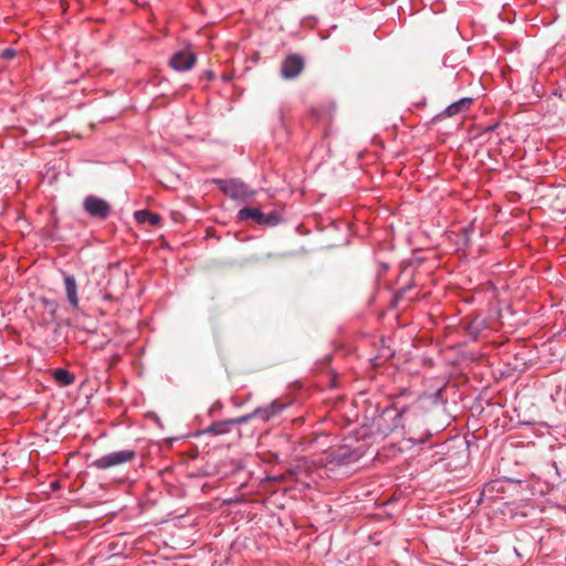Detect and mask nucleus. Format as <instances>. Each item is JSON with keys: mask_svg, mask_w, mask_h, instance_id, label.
Returning <instances> with one entry per match:
<instances>
[{"mask_svg": "<svg viewBox=\"0 0 566 566\" xmlns=\"http://www.w3.org/2000/svg\"><path fill=\"white\" fill-rule=\"evenodd\" d=\"M418 405H400L391 398L379 401L368 400L364 411L361 429L367 438L386 439L398 429H411L412 422L419 415Z\"/></svg>", "mask_w": 566, "mask_h": 566, "instance_id": "nucleus-1", "label": "nucleus"}, {"mask_svg": "<svg viewBox=\"0 0 566 566\" xmlns=\"http://www.w3.org/2000/svg\"><path fill=\"white\" fill-rule=\"evenodd\" d=\"M367 433H361L360 438L346 437L339 446L329 448L326 451L328 463L346 465L358 461L368 450L369 443L366 441Z\"/></svg>", "mask_w": 566, "mask_h": 566, "instance_id": "nucleus-2", "label": "nucleus"}, {"mask_svg": "<svg viewBox=\"0 0 566 566\" xmlns=\"http://www.w3.org/2000/svg\"><path fill=\"white\" fill-rule=\"evenodd\" d=\"M292 406L291 401L274 399L270 403L255 408L252 412L243 415L247 422L250 420H260L262 423L279 420L284 411Z\"/></svg>", "mask_w": 566, "mask_h": 566, "instance_id": "nucleus-3", "label": "nucleus"}, {"mask_svg": "<svg viewBox=\"0 0 566 566\" xmlns=\"http://www.w3.org/2000/svg\"><path fill=\"white\" fill-rule=\"evenodd\" d=\"M136 457L137 452L133 449L115 451L94 460L90 467L97 470H107L113 467L132 462L136 459Z\"/></svg>", "mask_w": 566, "mask_h": 566, "instance_id": "nucleus-4", "label": "nucleus"}, {"mask_svg": "<svg viewBox=\"0 0 566 566\" xmlns=\"http://www.w3.org/2000/svg\"><path fill=\"white\" fill-rule=\"evenodd\" d=\"M213 182L226 196L235 200H244L253 197L255 193L240 179H214Z\"/></svg>", "mask_w": 566, "mask_h": 566, "instance_id": "nucleus-5", "label": "nucleus"}, {"mask_svg": "<svg viewBox=\"0 0 566 566\" xmlns=\"http://www.w3.org/2000/svg\"><path fill=\"white\" fill-rule=\"evenodd\" d=\"M82 208L91 218L99 221L106 220L112 213L109 202L94 195L84 198Z\"/></svg>", "mask_w": 566, "mask_h": 566, "instance_id": "nucleus-6", "label": "nucleus"}, {"mask_svg": "<svg viewBox=\"0 0 566 566\" xmlns=\"http://www.w3.org/2000/svg\"><path fill=\"white\" fill-rule=\"evenodd\" d=\"M455 386L450 381H443L438 388H436L432 392L426 391L419 397V401L422 405L428 406H444L450 395H455Z\"/></svg>", "mask_w": 566, "mask_h": 566, "instance_id": "nucleus-7", "label": "nucleus"}, {"mask_svg": "<svg viewBox=\"0 0 566 566\" xmlns=\"http://www.w3.org/2000/svg\"><path fill=\"white\" fill-rule=\"evenodd\" d=\"M305 61L302 55L291 53L281 63V76L285 80L297 77L304 70Z\"/></svg>", "mask_w": 566, "mask_h": 566, "instance_id": "nucleus-8", "label": "nucleus"}, {"mask_svg": "<svg viewBox=\"0 0 566 566\" xmlns=\"http://www.w3.org/2000/svg\"><path fill=\"white\" fill-rule=\"evenodd\" d=\"M242 423H247V418H244V416L214 421L207 429H205L202 433L210 436H221L230 432L234 426Z\"/></svg>", "mask_w": 566, "mask_h": 566, "instance_id": "nucleus-9", "label": "nucleus"}, {"mask_svg": "<svg viewBox=\"0 0 566 566\" xmlns=\"http://www.w3.org/2000/svg\"><path fill=\"white\" fill-rule=\"evenodd\" d=\"M197 62V55L189 51H178L169 60V66L176 71H189Z\"/></svg>", "mask_w": 566, "mask_h": 566, "instance_id": "nucleus-10", "label": "nucleus"}, {"mask_svg": "<svg viewBox=\"0 0 566 566\" xmlns=\"http://www.w3.org/2000/svg\"><path fill=\"white\" fill-rule=\"evenodd\" d=\"M413 290L415 285L412 283H408L397 290L390 302L391 308H399L402 303H406L403 304V307H406L410 302L415 301L418 297V293H413Z\"/></svg>", "mask_w": 566, "mask_h": 566, "instance_id": "nucleus-11", "label": "nucleus"}, {"mask_svg": "<svg viewBox=\"0 0 566 566\" xmlns=\"http://www.w3.org/2000/svg\"><path fill=\"white\" fill-rule=\"evenodd\" d=\"M472 103H473V98H471V97L460 98V99L451 103L449 106H447L442 113H440L436 116V118H441L444 116L452 117L458 114H463L467 111H469Z\"/></svg>", "mask_w": 566, "mask_h": 566, "instance_id": "nucleus-12", "label": "nucleus"}, {"mask_svg": "<svg viewBox=\"0 0 566 566\" xmlns=\"http://www.w3.org/2000/svg\"><path fill=\"white\" fill-rule=\"evenodd\" d=\"M63 281L70 305L73 310L78 308L77 283L74 275L63 272Z\"/></svg>", "mask_w": 566, "mask_h": 566, "instance_id": "nucleus-13", "label": "nucleus"}, {"mask_svg": "<svg viewBox=\"0 0 566 566\" xmlns=\"http://www.w3.org/2000/svg\"><path fill=\"white\" fill-rule=\"evenodd\" d=\"M263 211L259 207H243L241 208L237 213V220L244 222V221H252L254 224L260 223Z\"/></svg>", "mask_w": 566, "mask_h": 566, "instance_id": "nucleus-14", "label": "nucleus"}, {"mask_svg": "<svg viewBox=\"0 0 566 566\" xmlns=\"http://www.w3.org/2000/svg\"><path fill=\"white\" fill-rule=\"evenodd\" d=\"M134 218L140 224L149 223L154 227H160L163 221V218L158 213L151 212L147 209L135 211Z\"/></svg>", "mask_w": 566, "mask_h": 566, "instance_id": "nucleus-15", "label": "nucleus"}, {"mask_svg": "<svg viewBox=\"0 0 566 566\" xmlns=\"http://www.w3.org/2000/svg\"><path fill=\"white\" fill-rule=\"evenodd\" d=\"M284 217L279 210H272L268 213H263L262 219L259 223L262 228H274L284 222Z\"/></svg>", "mask_w": 566, "mask_h": 566, "instance_id": "nucleus-16", "label": "nucleus"}, {"mask_svg": "<svg viewBox=\"0 0 566 566\" xmlns=\"http://www.w3.org/2000/svg\"><path fill=\"white\" fill-rule=\"evenodd\" d=\"M485 321L480 319L479 317H474L471 319L464 327L467 334L473 339H478L481 332L485 327Z\"/></svg>", "mask_w": 566, "mask_h": 566, "instance_id": "nucleus-17", "label": "nucleus"}, {"mask_svg": "<svg viewBox=\"0 0 566 566\" xmlns=\"http://www.w3.org/2000/svg\"><path fill=\"white\" fill-rule=\"evenodd\" d=\"M53 379L61 386H70L74 382V375L64 368H56L53 370Z\"/></svg>", "mask_w": 566, "mask_h": 566, "instance_id": "nucleus-18", "label": "nucleus"}, {"mask_svg": "<svg viewBox=\"0 0 566 566\" xmlns=\"http://www.w3.org/2000/svg\"><path fill=\"white\" fill-rule=\"evenodd\" d=\"M42 303H43L46 312H49V314H50V319H57L56 312L59 308V304L54 300H49V298H43Z\"/></svg>", "mask_w": 566, "mask_h": 566, "instance_id": "nucleus-19", "label": "nucleus"}, {"mask_svg": "<svg viewBox=\"0 0 566 566\" xmlns=\"http://www.w3.org/2000/svg\"><path fill=\"white\" fill-rule=\"evenodd\" d=\"M422 262H423V259H421V258H412L411 260L402 262L401 270H400V276L406 274L410 268L413 271L416 269V266L420 265Z\"/></svg>", "mask_w": 566, "mask_h": 566, "instance_id": "nucleus-20", "label": "nucleus"}, {"mask_svg": "<svg viewBox=\"0 0 566 566\" xmlns=\"http://www.w3.org/2000/svg\"><path fill=\"white\" fill-rule=\"evenodd\" d=\"M431 436L432 434L429 431H427V432H424L423 434H421L419 437L410 436L409 439L413 443L423 444V443H426L431 438Z\"/></svg>", "mask_w": 566, "mask_h": 566, "instance_id": "nucleus-21", "label": "nucleus"}, {"mask_svg": "<svg viewBox=\"0 0 566 566\" xmlns=\"http://www.w3.org/2000/svg\"><path fill=\"white\" fill-rule=\"evenodd\" d=\"M472 231H473L472 226H469V227H465L462 229L461 240L464 245H468L470 243V240H471L470 234L472 233Z\"/></svg>", "mask_w": 566, "mask_h": 566, "instance_id": "nucleus-22", "label": "nucleus"}, {"mask_svg": "<svg viewBox=\"0 0 566 566\" xmlns=\"http://www.w3.org/2000/svg\"><path fill=\"white\" fill-rule=\"evenodd\" d=\"M17 55V51L13 48H7L1 51L0 57L3 60H11Z\"/></svg>", "mask_w": 566, "mask_h": 566, "instance_id": "nucleus-23", "label": "nucleus"}, {"mask_svg": "<svg viewBox=\"0 0 566 566\" xmlns=\"http://www.w3.org/2000/svg\"><path fill=\"white\" fill-rule=\"evenodd\" d=\"M56 322H57V319H50V314H49V312H45V313L42 315L41 321L39 322V324H40L41 326H45V327H48L50 324H52V323H54V324H55Z\"/></svg>", "mask_w": 566, "mask_h": 566, "instance_id": "nucleus-24", "label": "nucleus"}, {"mask_svg": "<svg viewBox=\"0 0 566 566\" xmlns=\"http://www.w3.org/2000/svg\"><path fill=\"white\" fill-rule=\"evenodd\" d=\"M283 480H284L283 475H276V476L266 475L262 480V482H277V481H283Z\"/></svg>", "mask_w": 566, "mask_h": 566, "instance_id": "nucleus-25", "label": "nucleus"}, {"mask_svg": "<svg viewBox=\"0 0 566 566\" xmlns=\"http://www.w3.org/2000/svg\"><path fill=\"white\" fill-rule=\"evenodd\" d=\"M378 266H379L378 274L381 275L382 273H385L389 269L390 265L387 262L379 261L378 262Z\"/></svg>", "mask_w": 566, "mask_h": 566, "instance_id": "nucleus-26", "label": "nucleus"}, {"mask_svg": "<svg viewBox=\"0 0 566 566\" xmlns=\"http://www.w3.org/2000/svg\"><path fill=\"white\" fill-rule=\"evenodd\" d=\"M499 126V123H494V124H491V125H488L483 128V133H491V132H494Z\"/></svg>", "mask_w": 566, "mask_h": 566, "instance_id": "nucleus-27", "label": "nucleus"}, {"mask_svg": "<svg viewBox=\"0 0 566 566\" xmlns=\"http://www.w3.org/2000/svg\"><path fill=\"white\" fill-rule=\"evenodd\" d=\"M203 76L207 78V81H212L216 77L213 71L211 70L205 71Z\"/></svg>", "mask_w": 566, "mask_h": 566, "instance_id": "nucleus-28", "label": "nucleus"}, {"mask_svg": "<svg viewBox=\"0 0 566 566\" xmlns=\"http://www.w3.org/2000/svg\"><path fill=\"white\" fill-rule=\"evenodd\" d=\"M148 417H149V418H154V419H155V421H156L157 423H159V418H158V416H156L155 413H149V415H148Z\"/></svg>", "mask_w": 566, "mask_h": 566, "instance_id": "nucleus-29", "label": "nucleus"}, {"mask_svg": "<svg viewBox=\"0 0 566 566\" xmlns=\"http://www.w3.org/2000/svg\"><path fill=\"white\" fill-rule=\"evenodd\" d=\"M55 325H56V327L54 328V334L57 335L61 323L56 322Z\"/></svg>", "mask_w": 566, "mask_h": 566, "instance_id": "nucleus-30", "label": "nucleus"}, {"mask_svg": "<svg viewBox=\"0 0 566 566\" xmlns=\"http://www.w3.org/2000/svg\"><path fill=\"white\" fill-rule=\"evenodd\" d=\"M222 408V403L221 402H217L216 403V409H221Z\"/></svg>", "mask_w": 566, "mask_h": 566, "instance_id": "nucleus-31", "label": "nucleus"}, {"mask_svg": "<svg viewBox=\"0 0 566 566\" xmlns=\"http://www.w3.org/2000/svg\"><path fill=\"white\" fill-rule=\"evenodd\" d=\"M222 408V403L221 402H217L216 403V409H221Z\"/></svg>", "mask_w": 566, "mask_h": 566, "instance_id": "nucleus-32", "label": "nucleus"}, {"mask_svg": "<svg viewBox=\"0 0 566 566\" xmlns=\"http://www.w3.org/2000/svg\"><path fill=\"white\" fill-rule=\"evenodd\" d=\"M57 485H59V483H57L56 481L52 483V488H53V489H56V488H57Z\"/></svg>", "mask_w": 566, "mask_h": 566, "instance_id": "nucleus-33", "label": "nucleus"}, {"mask_svg": "<svg viewBox=\"0 0 566 566\" xmlns=\"http://www.w3.org/2000/svg\"><path fill=\"white\" fill-rule=\"evenodd\" d=\"M232 400H234V398H232ZM235 406H241L240 401H233Z\"/></svg>", "mask_w": 566, "mask_h": 566, "instance_id": "nucleus-34", "label": "nucleus"}, {"mask_svg": "<svg viewBox=\"0 0 566 566\" xmlns=\"http://www.w3.org/2000/svg\"><path fill=\"white\" fill-rule=\"evenodd\" d=\"M417 105H418V106H423V105H426V102L423 101L422 103L417 104Z\"/></svg>", "mask_w": 566, "mask_h": 566, "instance_id": "nucleus-35", "label": "nucleus"}]
</instances>
